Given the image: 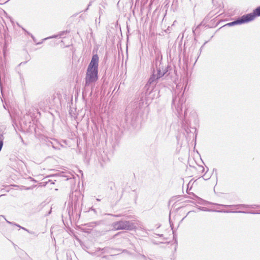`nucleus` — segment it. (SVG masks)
Instances as JSON below:
<instances>
[{"instance_id": "nucleus-1", "label": "nucleus", "mask_w": 260, "mask_h": 260, "mask_svg": "<svg viewBox=\"0 0 260 260\" xmlns=\"http://www.w3.org/2000/svg\"><path fill=\"white\" fill-rule=\"evenodd\" d=\"M151 96H153L151 98L149 97V95H146V92L144 91V88L143 91L140 95L135 102L134 105L133 107H127L126 109V114L124 119V123L123 124V126L127 129H131V128H135L138 123H139V110L143 106L144 102H146L150 100H153L156 93H158L157 90H155V88Z\"/></svg>"}, {"instance_id": "nucleus-2", "label": "nucleus", "mask_w": 260, "mask_h": 260, "mask_svg": "<svg viewBox=\"0 0 260 260\" xmlns=\"http://www.w3.org/2000/svg\"><path fill=\"white\" fill-rule=\"evenodd\" d=\"M152 74L149 78L147 84L144 86V91L147 95H149L150 98H153L151 94L155 91L154 89L157 83V80L161 77H163L168 71L167 67L164 66L163 63H159V66H157L156 63L154 66V72L153 70Z\"/></svg>"}, {"instance_id": "nucleus-3", "label": "nucleus", "mask_w": 260, "mask_h": 260, "mask_svg": "<svg viewBox=\"0 0 260 260\" xmlns=\"http://www.w3.org/2000/svg\"><path fill=\"white\" fill-rule=\"evenodd\" d=\"M99 60V57L97 54L92 55L86 71L84 88L88 87L90 84L95 83L98 80Z\"/></svg>"}, {"instance_id": "nucleus-4", "label": "nucleus", "mask_w": 260, "mask_h": 260, "mask_svg": "<svg viewBox=\"0 0 260 260\" xmlns=\"http://www.w3.org/2000/svg\"><path fill=\"white\" fill-rule=\"evenodd\" d=\"M184 91L181 92L180 91L178 93L177 95L173 97L172 106H174L176 110L178 116L181 117L183 105L185 102V100L183 96Z\"/></svg>"}, {"instance_id": "nucleus-5", "label": "nucleus", "mask_w": 260, "mask_h": 260, "mask_svg": "<svg viewBox=\"0 0 260 260\" xmlns=\"http://www.w3.org/2000/svg\"><path fill=\"white\" fill-rule=\"evenodd\" d=\"M187 111V109H185V110L184 111V118L182 120V126L185 130L186 133H187V135L189 136V135L191 133L193 134V133H194L196 132L197 129L194 127H189V124L190 121L187 118V111Z\"/></svg>"}, {"instance_id": "nucleus-6", "label": "nucleus", "mask_w": 260, "mask_h": 260, "mask_svg": "<svg viewBox=\"0 0 260 260\" xmlns=\"http://www.w3.org/2000/svg\"><path fill=\"white\" fill-rule=\"evenodd\" d=\"M124 221L126 230L132 231L136 229L138 225V221L131 215L126 216Z\"/></svg>"}, {"instance_id": "nucleus-7", "label": "nucleus", "mask_w": 260, "mask_h": 260, "mask_svg": "<svg viewBox=\"0 0 260 260\" xmlns=\"http://www.w3.org/2000/svg\"><path fill=\"white\" fill-rule=\"evenodd\" d=\"M249 22L246 14L238 17L236 20L227 23L225 26H232L235 25L241 24Z\"/></svg>"}, {"instance_id": "nucleus-8", "label": "nucleus", "mask_w": 260, "mask_h": 260, "mask_svg": "<svg viewBox=\"0 0 260 260\" xmlns=\"http://www.w3.org/2000/svg\"><path fill=\"white\" fill-rule=\"evenodd\" d=\"M155 54V58L153 60L152 62V67L151 69L154 71V66H155L156 63H157V66H159V63H161L162 62V56L161 55V52L159 50H156L154 51Z\"/></svg>"}, {"instance_id": "nucleus-9", "label": "nucleus", "mask_w": 260, "mask_h": 260, "mask_svg": "<svg viewBox=\"0 0 260 260\" xmlns=\"http://www.w3.org/2000/svg\"><path fill=\"white\" fill-rule=\"evenodd\" d=\"M112 226L115 230H126L124 220H121L120 221L113 222L112 224Z\"/></svg>"}, {"instance_id": "nucleus-10", "label": "nucleus", "mask_w": 260, "mask_h": 260, "mask_svg": "<svg viewBox=\"0 0 260 260\" xmlns=\"http://www.w3.org/2000/svg\"><path fill=\"white\" fill-rule=\"evenodd\" d=\"M249 22L252 21L256 17L260 16V6L256 8L253 12L246 14Z\"/></svg>"}, {"instance_id": "nucleus-11", "label": "nucleus", "mask_w": 260, "mask_h": 260, "mask_svg": "<svg viewBox=\"0 0 260 260\" xmlns=\"http://www.w3.org/2000/svg\"><path fill=\"white\" fill-rule=\"evenodd\" d=\"M218 205L221 206H224L225 207H235L237 209H240L242 207H245L246 208H260V205H247L245 204H239V205H225L222 204H219Z\"/></svg>"}, {"instance_id": "nucleus-12", "label": "nucleus", "mask_w": 260, "mask_h": 260, "mask_svg": "<svg viewBox=\"0 0 260 260\" xmlns=\"http://www.w3.org/2000/svg\"><path fill=\"white\" fill-rule=\"evenodd\" d=\"M216 211V212H223V213H249V214H260V210L259 211H231V210H222V211Z\"/></svg>"}, {"instance_id": "nucleus-13", "label": "nucleus", "mask_w": 260, "mask_h": 260, "mask_svg": "<svg viewBox=\"0 0 260 260\" xmlns=\"http://www.w3.org/2000/svg\"><path fill=\"white\" fill-rule=\"evenodd\" d=\"M4 139V132L2 130H0V151H1L3 146Z\"/></svg>"}, {"instance_id": "nucleus-14", "label": "nucleus", "mask_w": 260, "mask_h": 260, "mask_svg": "<svg viewBox=\"0 0 260 260\" xmlns=\"http://www.w3.org/2000/svg\"><path fill=\"white\" fill-rule=\"evenodd\" d=\"M68 32V31L66 30V31H63L61 32H60L58 35H54V36H53L52 37H48V38H47L46 39H45V40H46V39H49V38H57L58 36H59L60 37H61V36H63L64 35L66 34Z\"/></svg>"}, {"instance_id": "nucleus-15", "label": "nucleus", "mask_w": 260, "mask_h": 260, "mask_svg": "<svg viewBox=\"0 0 260 260\" xmlns=\"http://www.w3.org/2000/svg\"><path fill=\"white\" fill-rule=\"evenodd\" d=\"M56 180H53L52 179H48V181H44L43 182H42V183H43L44 185L45 186L48 183H50V184H54V181H55Z\"/></svg>"}, {"instance_id": "nucleus-16", "label": "nucleus", "mask_w": 260, "mask_h": 260, "mask_svg": "<svg viewBox=\"0 0 260 260\" xmlns=\"http://www.w3.org/2000/svg\"><path fill=\"white\" fill-rule=\"evenodd\" d=\"M0 217H2L4 218H5V219L6 220V221H7V222H8V223H9V224H12V225H17V223H15V222H10V221L7 220L5 218V216H3V215H1V216H0Z\"/></svg>"}, {"instance_id": "nucleus-17", "label": "nucleus", "mask_w": 260, "mask_h": 260, "mask_svg": "<svg viewBox=\"0 0 260 260\" xmlns=\"http://www.w3.org/2000/svg\"><path fill=\"white\" fill-rule=\"evenodd\" d=\"M201 25H205V24H203V22H201L199 25H198V26L197 27V28H196V29L194 30H193V33H195V31H197L198 29L200 28V27L201 26Z\"/></svg>"}, {"instance_id": "nucleus-18", "label": "nucleus", "mask_w": 260, "mask_h": 260, "mask_svg": "<svg viewBox=\"0 0 260 260\" xmlns=\"http://www.w3.org/2000/svg\"><path fill=\"white\" fill-rule=\"evenodd\" d=\"M107 249H108L107 247H104L103 248H98L99 251L101 250V251H103V253H104V252H106Z\"/></svg>"}, {"instance_id": "nucleus-19", "label": "nucleus", "mask_w": 260, "mask_h": 260, "mask_svg": "<svg viewBox=\"0 0 260 260\" xmlns=\"http://www.w3.org/2000/svg\"><path fill=\"white\" fill-rule=\"evenodd\" d=\"M78 199L77 197H75V202H74V206L75 207L77 206V204H78Z\"/></svg>"}, {"instance_id": "nucleus-20", "label": "nucleus", "mask_w": 260, "mask_h": 260, "mask_svg": "<svg viewBox=\"0 0 260 260\" xmlns=\"http://www.w3.org/2000/svg\"><path fill=\"white\" fill-rule=\"evenodd\" d=\"M20 228H21V229H23V230H24V231H25L27 232L28 233H30V234H31L34 233V232H30L28 230H27V229H25V228H23V227H22V226H21V227H20Z\"/></svg>"}, {"instance_id": "nucleus-21", "label": "nucleus", "mask_w": 260, "mask_h": 260, "mask_svg": "<svg viewBox=\"0 0 260 260\" xmlns=\"http://www.w3.org/2000/svg\"><path fill=\"white\" fill-rule=\"evenodd\" d=\"M94 1V0H91V1H90V2H89V4H88V5L87 8H86V9L85 10V11H86L88 10V8H89V6H90L91 5V4H92V2H93Z\"/></svg>"}, {"instance_id": "nucleus-22", "label": "nucleus", "mask_w": 260, "mask_h": 260, "mask_svg": "<svg viewBox=\"0 0 260 260\" xmlns=\"http://www.w3.org/2000/svg\"><path fill=\"white\" fill-rule=\"evenodd\" d=\"M19 138H20V140H21V141L22 143L23 144L26 145V144L25 143V142H24V140H23V138H22V137H21V135H19Z\"/></svg>"}, {"instance_id": "nucleus-23", "label": "nucleus", "mask_w": 260, "mask_h": 260, "mask_svg": "<svg viewBox=\"0 0 260 260\" xmlns=\"http://www.w3.org/2000/svg\"><path fill=\"white\" fill-rule=\"evenodd\" d=\"M141 256L143 257L145 260H151L150 258H147L144 255H141Z\"/></svg>"}, {"instance_id": "nucleus-24", "label": "nucleus", "mask_w": 260, "mask_h": 260, "mask_svg": "<svg viewBox=\"0 0 260 260\" xmlns=\"http://www.w3.org/2000/svg\"><path fill=\"white\" fill-rule=\"evenodd\" d=\"M103 14V11L102 10V9L100 8V10H99V14H100V17L101 16V15H102Z\"/></svg>"}, {"instance_id": "nucleus-25", "label": "nucleus", "mask_w": 260, "mask_h": 260, "mask_svg": "<svg viewBox=\"0 0 260 260\" xmlns=\"http://www.w3.org/2000/svg\"><path fill=\"white\" fill-rule=\"evenodd\" d=\"M193 196H194V197H195L196 198L198 199V200H201V201H202V199L200 198H199V197H198V196H196V195H194V194H193Z\"/></svg>"}, {"instance_id": "nucleus-26", "label": "nucleus", "mask_w": 260, "mask_h": 260, "mask_svg": "<svg viewBox=\"0 0 260 260\" xmlns=\"http://www.w3.org/2000/svg\"><path fill=\"white\" fill-rule=\"evenodd\" d=\"M110 215L116 216V217H120L121 215L120 214L118 215H113V214H110Z\"/></svg>"}, {"instance_id": "nucleus-27", "label": "nucleus", "mask_w": 260, "mask_h": 260, "mask_svg": "<svg viewBox=\"0 0 260 260\" xmlns=\"http://www.w3.org/2000/svg\"><path fill=\"white\" fill-rule=\"evenodd\" d=\"M206 43V42H205V43H204V44L201 46V47L200 48V51H201V52L202 49V48H203V47H204V45H205Z\"/></svg>"}, {"instance_id": "nucleus-28", "label": "nucleus", "mask_w": 260, "mask_h": 260, "mask_svg": "<svg viewBox=\"0 0 260 260\" xmlns=\"http://www.w3.org/2000/svg\"><path fill=\"white\" fill-rule=\"evenodd\" d=\"M169 221H170V226L171 227L172 230H173V224L171 223L170 220Z\"/></svg>"}, {"instance_id": "nucleus-29", "label": "nucleus", "mask_w": 260, "mask_h": 260, "mask_svg": "<svg viewBox=\"0 0 260 260\" xmlns=\"http://www.w3.org/2000/svg\"><path fill=\"white\" fill-rule=\"evenodd\" d=\"M173 238L174 239H176V238H175V233H174V231H173Z\"/></svg>"}, {"instance_id": "nucleus-30", "label": "nucleus", "mask_w": 260, "mask_h": 260, "mask_svg": "<svg viewBox=\"0 0 260 260\" xmlns=\"http://www.w3.org/2000/svg\"><path fill=\"white\" fill-rule=\"evenodd\" d=\"M204 208H205V207H200V209L201 210H204V211H205V210H204Z\"/></svg>"}, {"instance_id": "nucleus-31", "label": "nucleus", "mask_w": 260, "mask_h": 260, "mask_svg": "<svg viewBox=\"0 0 260 260\" xmlns=\"http://www.w3.org/2000/svg\"><path fill=\"white\" fill-rule=\"evenodd\" d=\"M23 29L24 30V31H25V32H26L27 34L29 35V33L28 31H27V30H25V29H24V28H23Z\"/></svg>"}, {"instance_id": "nucleus-32", "label": "nucleus", "mask_w": 260, "mask_h": 260, "mask_svg": "<svg viewBox=\"0 0 260 260\" xmlns=\"http://www.w3.org/2000/svg\"><path fill=\"white\" fill-rule=\"evenodd\" d=\"M122 232H118L117 234L115 235H114V237H116L117 235H119L120 234H121Z\"/></svg>"}, {"instance_id": "nucleus-33", "label": "nucleus", "mask_w": 260, "mask_h": 260, "mask_svg": "<svg viewBox=\"0 0 260 260\" xmlns=\"http://www.w3.org/2000/svg\"><path fill=\"white\" fill-rule=\"evenodd\" d=\"M160 237H164V235L163 234H159L158 235Z\"/></svg>"}, {"instance_id": "nucleus-34", "label": "nucleus", "mask_w": 260, "mask_h": 260, "mask_svg": "<svg viewBox=\"0 0 260 260\" xmlns=\"http://www.w3.org/2000/svg\"><path fill=\"white\" fill-rule=\"evenodd\" d=\"M85 92V89H84V90L83 91V96H84Z\"/></svg>"}, {"instance_id": "nucleus-35", "label": "nucleus", "mask_w": 260, "mask_h": 260, "mask_svg": "<svg viewBox=\"0 0 260 260\" xmlns=\"http://www.w3.org/2000/svg\"><path fill=\"white\" fill-rule=\"evenodd\" d=\"M31 37L34 39V40H35V38L31 34Z\"/></svg>"}, {"instance_id": "nucleus-36", "label": "nucleus", "mask_w": 260, "mask_h": 260, "mask_svg": "<svg viewBox=\"0 0 260 260\" xmlns=\"http://www.w3.org/2000/svg\"><path fill=\"white\" fill-rule=\"evenodd\" d=\"M16 225V226H17L19 227L20 228V227H21V226H20V225H18V224H17V225Z\"/></svg>"}, {"instance_id": "nucleus-37", "label": "nucleus", "mask_w": 260, "mask_h": 260, "mask_svg": "<svg viewBox=\"0 0 260 260\" xmlns=\"http://www.w3.org/2000/svg\"><path fill=\"white\" fill-rule=\"evenodd\" d=\"M96 200H97L98 201H100V199H96Z\"/></svg>"}, {"instance_id": "nucleus-38", "label": "nucleus", "mask_w": 260, "mask_h": 260, "mask_svg": "<svg viewBox=\"0 0 260 260\" xmlns=\"http://www.w3.org/2000/svg\"><path fill=\"white\" fill-rule=\"evenodd\" d=\"M178 90V89H177V90L175 91V93L177 92Z\"/></svg>"}, {"instance_id": "nucleus-39", "label": "nucleus", "mask_w": 260, "mask_h": 260, "mask_svg": "<svg viewBox=\"0 0 260 260\" xmlns=\"http://www.w3.org/2000/svg\"><path fill=\"white\" fill-rule=\"evenodd\" d=\"M92 210H93V211H95V209H93Z\"/></svg>"}, {"instance_id": "nucleus-40", "label": "nucleus", "mask_w": 260, "mask_h": 260, "mask_svg": "<svg viewBox=\"0 0 260 260\" xmlns=\"http://www.w3.org/2000/svg\"><path fill=\"white\" fill-rule=\"evenodd\" d=\"M55 175L50 176V177H54Z\"/></svg>"}, {"instance_id": "nucleus-41", "label": "nucleus", "mask_w": 260, "mask_h": 260, "mask_svg": "<svg viewBox=\"0 0 260 260\" xmlns=\"http://www.w3.org/2000/svg\"><path fill=\"white\" fill-rule=\"evenodd\" d=\"M3 196V194H2V195H1V196H0V197H2V196Z\"/></svg>"}]
</instances>
